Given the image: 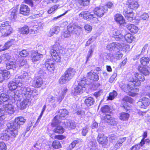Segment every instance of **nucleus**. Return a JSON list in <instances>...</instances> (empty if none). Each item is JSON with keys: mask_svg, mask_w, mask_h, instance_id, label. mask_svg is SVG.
<instances>
[{"mask_svg": "<svg viewBox=\"0 0 150 150\" xmlns=\"http://www.w3.org/2000/svg\"><path fill=\"white\" fill-rule=\"evenodd\" d=\"M33 93V91L29 87H21L20 91L17 90L16 92L12 91L10 93V96L13 99V102L16 100H18L21 97L23 96L24 94L27 98L31 97Z\"/></svg>", "mask_w": 150, "mask_h": 150, "instance_id": "f257e3e1", "label": "nucleus"}, {"mask_svg": "<svg viewBox=\"0 0 150 150\" xmlns=\"http://www.w3.org/2000/svg\"><path fill=\"white\" fill-rule=\"evenodd\" d=\"M13 124L10 122L7 124V128L3 132L0 137L1 139L7 140L10 137H15L18 134V129L15 128Z\"/></svg>", "mask_w": 150, "mask_h": 150, "instance_id": "f03ea898", "label": "nucleus"}, {"mask_svg": "<svg viewBox=\"0 0 150 150\" xmlns=\"http://www.w3.org/2000/svg\"><path fill=\"white\" fill-rule=\"evenodd\" d=\"M128 80L134 84L135 86H139L141 85V82L144 81L145 78L141 74L134 72L128 76Z\"/></svg>", "mask_w": 150, "mask_h": 150, "instance_id": "7ed1b4c3", "label": "nucleus"}, {"mask_svg": "<svg viewBox=\"0 0 150 150\" xmlns=\"http://www.w3.org/2000/svg\"><path fill=\"white\" fill-rule=\"evenodd\" d=\"M11 24L9 21L0 23V31L3 37L8 36L13 33V30Z\"/></svg>", "mask_w": 150, "mask_h": 150, "instance_id": "20e7f679", "label": "nucleus"}, {"mask_svg": "<svg viewBox=\"0 0 150 150\" xmlns=\"http://www.w3.org/2000/svg\"><path fill=\"white\" fill-rule=\"evenodd\" d=\"M135 86L132 82L128 84L122 83L120 85L121 88L125 92L128 93V94L131 96L134 97L136 95V93L133 92L134 91L137 92L139 90L137 88H134Z\"/></svg>", "mask_w": 150, "mask_h": 150, "instance_id": "39448f33", "label": "nucleus"}, {"mask_svg": "<svg viewBox=\"0 0 150 150\" xmlns=\"http://www.w3.org/2000/svg\"><path fill=\"white\" fill-rule=\"evenodd\" d=\"M26 63L25 60L21 57L20 60H18L16 62L14 61H9L6 64V68L8 70L10 69H15L16 68H19L23 66Z\"/></svg>", "mask_w": 150, "mask_h": 150, "instance_id": "423d86ee", "label": "nucleus"}, {"mask_svg": "<svg viewBox=\"0 0 150 150\" xmlns=\"http://www.w3.org/2000/svg\"><path fill=\"white\" fill-rule=\"evenodd\" d=\"M14 79L15 82H10L8 84V86L10 90H15L17 88L18 90L20 91L21 87L23 85V82L18 75L16 76Z\"/></svg>", "mask_w": 150, "mask_h": 150, "instance_id": "0eeeda50", "label": "nucleus"}, {"mask_svg": "<svg viewBox=\"0 0 150 150\" xmlns=\"http://www.w3.org/2000/svg\"><path fill=\"white\" fill-rule=\"evenodd\" d=\"M79 17L89 21L91 19H93V20L95 21V22L97 23V18L94 17L93 15V14H91L88 11H85L81 12L79 15Z\"/></svg>", "mask_w": 150, "mask_h": 150, "instance_id": "6e6552de", "label": "nucleus"}, {"mask_svg": "<svg viewBox=\"0 0 150 150\" xmlns=\"http://www.w3.org/2000/svg\"><path fill=\"white\" fill-rule=\"evenodd\" d=\"M55 45L54 46L53 48L50 50V53L54 60L56 62H60L61 59L59 50L58 48L55 47Z\"/></svg>", "mask_w": 150, "mask_h": 150, "instance_id": "1a4fd4ad", "label": "nucleus"}, {"mask_svg": "<svg viewBox=\"0 0 150 150\" xmlns=\"http://www.w3.org/2000/svg\"><path fill=\"white\" fill-rule=\"evenodd\" d=\"M108 11V8L106 6H100L94 8V13L98 17H102Z\"/></svg>", "mask_w": 150, "mask_h": 150, "instance_id": "9d476101", "label": "nucleus"}, {"mask_svg": "<svg viewBox=\"0 0 150 150\" xmlns=\"http://www.w3.org/2000/svg\"><path fill=\"white\" fill-rule=\"evenodd\" d=\"M127 102L132 103H133V100L132 98L127 96H126L124 98L122 104V106L123 107L125 110L128 111L130 109V106L128 105Z\"/></svg>", "mask_w": 150, "mask_h": 150, "instance_id": "9b49d317", "label": "nucleus"}, {"mask_svg": "<svg viewBox=\"0 0 150 150\" xmlns=\"http://www.w3.org/2000/svg\"><path fill=\"white\" fill-rule=\"evenodd\" d=\"M132 9L129 7L125 9L123 11V14L126 18L129 21H132L133 18V13Z\"/></svg>", "mask_w": 150, "mask_h": 150, "instance_id": "f8f14e48", "label": "nucleus"}, {"mask_svg": "<svg viewBox=\"0 0 150 150\" xmlns=\"http://www.w3.org/2000/svg\"><path fill=\"white\" fill-rule=\"evenodd\" d=\"M43 57V55L36 51L32 52L31 56L30 59L33 63H35L40 60Z\"/></svg>", "mask_w": 150, "mask_h": 150, "instance_id": "ddd939ff", "label": "nucleus"}, {"mask_svg": "<svg viewBox=\"0 0 150 150\" xmlns=\"http://www.w3.org/2000/svg\"><path fill=\"white\" fill-rule=\"evenodd\" d=\"M25 120L23 117H19L16 118L15 119V122H10V123H13L14 125V127L16 129H19L20 128V125H23L25 122Z\"/></svg>", "mask_w": 150, "mask_h": 150, "instance_id": "4468645a", "label": "nucleus"}, {"mask_svg": "<svg viewBox=\"0 0 150 150\" xmlns=\"http://www.w3.org/2000/svg\"><path fill=\"white\" fill-rule=\"evenodd\" d=\"M137 104L140 107L145 108L150 104V100L147 97H143L140 100Z\"/></svg>", "mask_w": 150, "mask_h": 150, "instance_id": "2eb2a0df", "label": "nucleus"}, {"mask_svg": "<svg viewBox=\"0 0 150 150\" xmlns=\"http://www.w3.org/2000/svg\"><path fill=\"white\" fill-rule=\"evenodd\" d=\"M97 140L99 144H101L104 147H105L107 144V137L105 136L104 134H99Z\"/></svg>", "mask_w": 150, "mask_h": 150, "instance_id": "dca6fc26", "label": "nucleus"}, {"mask_svg": "<svg viewBox=\"0 0 150 150\" xmlns=\"http://www.w3.org/2000/svg\"><path fill=\"white\" fill-rule=\"evenodd\" d=\"M67 29L71 34L72 33L77 34L79 31L81 30V28L80 26L74 24L72 25H70L67 26Z\"/></svg>", "mask_w": 150, "mask_h": 150, "instance_id": "f3484780", "label": "nucleus"}, {"mask_svg": "<svg viewBox=\"0 0 150 150\" xmlns=\"http://www.w3.org/2000/svg\"><path fill=\"white\" fill-rule=\"evenodd\" d=\"M2 109L4 110V112L11 114H13L16 110L13 105L9 104L4 105Z\"/></svg>", "mask_w": 150, "mask_h": 150, "instance_id": "a211bd4d", "label": "nucleus"}, {"mask_svg": "<svg viewBox=\"0 0 150 150\" xmlns=\"http://www.w3.org/2000/svg\"><path fill=\"white\" fill-rule=\"evenodd\" d=\"M54 64V61L51 59H47L45 61V66L50 71H53L55 69Z\"/></svg>", "mask_w": 150, "mask_h": 150, "instance_id": "6ab92c4d", "label": "nucleus"}, {"mask_svg": "<svg viewBox=\"0 0 150 150\" xmlns=\"http://www.w3.org/2000/svg\"><path fill=\"white\" fill-rule=\"evenodd\" d=\"M10 77V73L6 70L0 69V82L4 80H7Z\"/></svg>", "mask_w": 150, "mask_h": 150, "instance_id": "aec40b11", "label": "nucleus"}, {"mask_svg": "<svg viewBox=\"0 0 150 150\" xmlns=\"http://www.w3.org/2000/svg\"><path fill=\"white\" fill-rule=\"evenodd\" d=\"M76 71L74 69L70 68L65 71L64 74L70 80L74 76L76 73Z\"/></svg>", "mask_w": 150, "mask_h": 150, "instance_id": "412c9836", "label": "nucleus"}, {"mask_svg": "<svg viewBox=\"0 0 150 150\" xmlns=\"http://www.w3.org/2000/svg\"><path fill=\"white\" fill-rule=\"evenodd\" d=\"M30 9L26 5L22 4L21 5L20 13L24 16L28 15L29 14Z\"/></svg>", "mask_w": 150, "mask_h": 150, "instance_id": "4be33fe9", "label": "nucleus"}, {"mask_svg": "<svg viewBox=\"0 0 150 150\" xmlns=\"http://www.w3.org/2000/svg\"><path fill=\"white\" fill-rule=\"evenodd\" d=\"M85 90V87L78 86L74 90H72V94L74 96H77L82 93Z\"/></svg>", "mask_w": 150, "mask_h": 150, "instance_id": "5701e85b", "label": "nucleus"}, {"mask_svg": "<svg viewBox=\"0 0 150 150\" xmlns=\"http://www.w3.org/2000/svg\"><path fill=\"white\" fill-rule=\"evenodd\" d=\"M122 33V32L117 29H115L112 32L113 35L116 36V40L117 41H120L124 38Z\"/></svg>", "mask_w": 150, "mask_h": 150, "instance_id": "b1692460", "label": "nucleus"}, {"mask_svg": "<svg viewBox=\"0 0 150 150\" xmlns=\"http://www.w3.org/2000/svg\"><path fill=\"white\" fill-rule=\"evenodd\" d=\"M30 102L29 99L26 98L23 101L18 104L17 107L20 110H23L27 107Z\"/></svg>", "mask_w": 150, "mask_h": 150, "instance_id": "393cba45", "label": "nucleus"}, {"mask_svg": "<svg viewBox=\"0 0 150 150\" xmlns=\"http://www.w3.org/2000/svg\"><path fill=\"white\" fill-rule=\"evenodd\" d=\"M87 76L88 79L93 81H98L99 79L98 75L93 71H91L87 74Z\"/></svg>", "mask_w": 150, "mask_h": 150, "instance_id": "a878e982", "label": "nucleus"}, {"mask_svg": "<svg viewBox=\"0 0 150 150\" xmlns=\"http://www.w3.org/2000/svg\"><path fill=\"white\" fill-rule=\"evenodd\" d=\"M123 54L121 53L118 52L116 54L110 56V60L112 62H115L117 60L120 59L122 57Z\"/></svg>", "mask_w": 150, "mask_h": 150, "instance_id": "bb28decb", "label": "nucleus"}, {"mask_svg": "<svg viewBox=\"0 0 150 150\" xmlns=\"http://www.w3.org/2000/svg\"><path fill=\"white\" fill-rule=\"evenodd\" d=\"M32 83L34 86L40 87L43 84V81L42 78L38 77L33 81Z\"/></svg>", "mask_w": 150, "mask_h": 150, "instance_id": "cd10ccee", "label": "nucleus"}, {"mask_svg": "<svg viewBox=\"0 0 150 150\" xmlns=\"http://www.w3.org/2000/svg\"><path fill=\"white\" fill-rule=\"evenodd\" d=\"M139 71L145 76H148L150 73V68L138 67Z\"/></svg>", "mask_w": 150, "mask_h": 150, "instance_id": "c85d7f7f", "label": "nucleus"}, {"mask_svg": "<svg viewBox=\"0 0 150 150\" xmlns=\"http://www.w3.org/2000/svg\"><path fill=\"white\" fill-rule=\"evenodd\" d=\"M12 91H11L10 92L9 96L7 94L4 93H2L0 95V98L1 100H2L4 102H6L7 101L8 99H9L11 100L12 103H14L15 101L13 102V99L12 98V97L10 96V93Z\"/></svg>", "mask_w": 150, "mask_h": 150, "instance_id": "c756f323", "label": "nucleus"}, {"mask_svg": "<svg viewBox=\"0 0 150 150\" xmlns=\"http://www.w3.org/2000/svg\"><path fill=\"white\" fill-rule=\"evenodd\" d=\"M64 124L65 127L69 129H74L76 127L74 122L71 120L67 121L66 122H64Z\"/></svg>", "mask_w": 150, "mask_h": 150, "instance_id": "7c9ffc66", "label": "nucleus"}, {"mask_svg": "<svg viewBox=\"0 0 150 150\" xmlns=\"http://www.w3.org/2000/svg\"><path fill=\"white\" fill-rule=\"evenodd\" d=\"M115 21L120 25L125 23V20L123 17L120 14H117L115 16Z\"/></svg>", "mask_w": 150, "mask_h": 150, "instance_id": "2f4dec72", "label": "nucleus"}, {"mask_svg": "<svg viewBox=\"0 0 150 150\" xmlns=\"http://www.w3.org/2000/svg\"><path fill=\"white\" fill-rule=\"evenodd\" d=\"M60 30V27L59 26H55L52 27L50 30L49 33V36L51 37L53 36L54 34H57L59 32Z\"/></svg>", "mask_w": 150, "mask_h": 150, "instance_id": "473e14b6", "label": "nucleus"}, {"mask_svg": "<svg viewBox=\"0 0 150 150\" xmlns=\"http://www.w3.org/2000/svg\"><path fill=\"white\" fill-rule=\"evenodd\" d=\"M127 27L129 30L132 33H137L139 30L138 27L133 24H128Z\"/></svg>", "mask_w": 150, "mask_h": 150, "instance_id": "72a5a7b5", "label": "nucleus"}, {"mask_svg": "<svg viewBox=\"0 0 150 150\" xmlns=\"http://www.w3.org/2000/svg\"><path fill=\"white\" fill-rule=\"evenodd\" d=\"M68 111L65 109H60L59 110L57 115H58L61 119H63L68 115Z\"/></svg>", "mask_w": 150, "mask_h": 150, "instance_id": "f704fd0d", "label": "nucleus"}, {"mask_svg": "<svg viewBox=\"0 0 150 150\" xmlns=\"http://www.w3.org/2000/svg\"><path fill=\"white\" fill-rule=\"evenodd\" d=\"M85 103L88 107H89L93 105L94 103V99L93 97H86L85 100Z\"/></svg>", "mask_w": 150, "mask_h": 150, "instance_id": "c9c22d12", "label": "nucleus"}, {"mask_svg": "<svg viewBox=\"0 0 150 150\" xmlns=\"http://www.w3.org/2000/svg\"><path fill=\"white\" fill-rule=\"evenodd\" d=\"M119 115L120 119L123 121L127 120L130 116L129 114L124 112H122L120 113Z\"/></svg>", "mask_w": 150, "mask_h": 150, "instance_id": "e433bc0d", "label": "nucleus"}, {"mask_svg": "<svg viewBox=\"0 0 150 150\" xmlns=\"http://www.w3.org/2000/svg\"><path fill=\"white\" fill-rule=\"evenodd\" d=\"M126 139V138L124 137L118 139L116 144L114 146L115 148L116 149L119 148L121 146L122 143Z\"/></svg>", "mask_w": 150, "mask_h": 150, "instance_id": "4c0bfd02", "label": "nucleus"}, {"mask_svg": "<svg viewBox=\"0 0 150 150\" xmlns=\"http://www.w3.org/2000/svg\"><path fill=\"white\" fill-rule=\"evenodd\" d=\"M67 91V88H65L62 91V92L60 94H59L58 98H57V101L60 103L62 101L64 97V95L66 93V92Z\"/></svg>", "mask_w": 150, "mask_h": 150, "instance_id": "58836bf2", "label": "nucleus"}, {"mask_svg": "<svg viewBox=\"0 0 150 150\" xmlns=\"http://www.w3.org/2000/svg\"><path fill=\"white\" fill-rule=\"evenodd\" d=\"M20 33L23 35H27L29 33V29L27 26L25 25L20 28Z\"/></svg>", "mask_w": 150, "mask_h": 150, "instance_id": "ea45409f", "label": "nucleus"}, {"mask_svg": "<svg viewBox=\"0 0 150 150\" xmlns=\"http://www.w3.org/2000/svg\"><path fill=\"white\" fill-rule=\"evenodd\" d=\"M86 79L85 78H83L81 79L80 81L78 82V86H83L85 87L87 85H89L90 84V82L86 81Z\"/></svg>", "mask_w": 150, "mask_h": 150, "instance_id": "a19ab883", "label": "nucleus"}, {"mask_svg": "<svg viewBox=\"0 0 150 150\" xmlns=\"http://www.w3.org/2000/svg\"><path fill=\"white\" fill-rule=\"evenodd\" d=\"M90 0H77L78 4L81 6H88L90 3Z\"/></svg>", "mask_w": 150, "mask_h": 150, "instance_id": "79ce46f5", "label": "nucleus"}, {"mask_svg": "<svg viewBox=\"0 0 150 150\" xmlns=\"http://www.w3.org/2000/svg\"><path fill=\"white\" fill-rule=\"evenodd\" d=\"M60 118L59 117L58 115L55 116L53 119L51 125L52 127L55 126L57 125L60 122Z\"/></svg>", "mask_w": 150, "mask_h": 150, "instance_id": "37998d69", "label": "nucleus"}, {"mask_svg": "<svg viewBox=\"0 0 150 150\" xmlns=\"http://www.w3.org/2000/svg\"><path fill=\"white\" fill-rule=\"evenodd\" d=\"M64 129L61 126H58L56 127L53 130L54 132L59 133L62 134L64 132Z\"/></svg>", "mask_w": 150, "mask_h": 150, "instance_id": "c03bdc74", "label": "nucleus"}, {"mask_svg": "<svg viewBox=\"0 0 150 150\" xmlns=\"http://www.w3.org/2000/svg\"><path fill=\"white\" fill-rule=\"evenodd\" d=\"M124 38L125 40L128 42L131 43L134 39V37L130 33L126 34Z\"/></svg>", "mask_w": 150, "mask_h": 150, "instance_id": "a18cd8bd", "label": "nucleus"}, {"mask_svg": "<svg viewBox=\"0 0 150 150\" xmlns=\"http://www.w3.org/2000/svg\"><path fill=\"white\" fill-rule=\"evenodd\" d=\"M69 80V79L67 77V76L64 74L60 78L59 82L60 83L63 84L65 83Z\"/></svg>", "mask_w": 150, "mask_h": 150, "instance_id": "49530a36", "label": "nucleus"}, {"mask_svg": "<svg viewBox=\"0 0 150 150\" xmlns=\"http://www.w3.org/2000/svg\"><path fill=\"white\" fill-rule=\"evenodd\" d=\"M129 7L132 9H137L139 5L138 3L135 1H132L129 3Z\"/></svg>", "mask_w": 150, "mask_h": 150, "instance_id": "de8ad7c7", "label": "nucleus"}, {"mask_svg": "<svg viewBox=\"0 0 150 150\" xmlns=\"http://www.w3.org/2000/svg\"><path fill=\"white\" fill-rule=\"evenodd\" d=\"M149 61V58L147 57H143L140 59L141 64L144 66L148 64Z\"/></svg>", "mask_w": 150, "mask_h": 150, "instance_id": "09e8293b", "label": "nucleus"}, {"mask_svg": "<svg viewBox=\"0 0 150 150\" xmlns=\"http://www.w3.org/2000/svg\"><path fill=\"white\" fill-rule=\"evenodd\" d=\"M14 41L13 40H11L10 41H8L5 43L4 46L3 47V48L1 49L2 50H7L9 48V47L12 45L13 44V42Z\"/></svg>", "mask_w": 150, "mask_h": 150, "instance_id": "8fccbe9b", "label": "nucleus"}, {"mask_svg": "<svg viewBox=\"0 0 150 150\" xmlns=\"http://www.w3.org/2000/svg\"><path fill=\"white\" fill-rule=\"evenodd\" d=\"M117 93L115 91H113L112 92L110 93L108 97V99L110 100H112L116 97Z\"/></svg>", "mask_w": 150, "mask_h": 150, "instance_id": "3c124183", "label": "nucleus"}, {"mask_svg": "<svg viewBox=\"0 0 150 150\" xmlns=\"http://www.w3.org/2000/svg\"><path fill=\"white\" fill-rule=\"evenodd\" d=\"M101 110L103 113L109 112H110V108L107 105H105L101 108Z\"/></svg>", "mask_w": 150, "mask_h": 150, "instance_id": "603ef678", "label": "nucleus"}, {"mask_svg": "<svg viewBox=\"0 0 150 150\" xmlns=\"http://www.w3.org/2000/svg\"><path fill=\"white\" fill-rule=\"evenodd\" d=\"M58 98V97H57V100H55V98L54 97L52 96H49L47 98V100L50 103H53L55 102L56 103H59L57 101V98Z\"/></svg>", "mask_w": 150, "mask_h": 150, "instance_id": "864d4df0", "label": "nucleus"}, {"mask_svg": "<svg viewBox=\"0 0 150 150\" xmlns=\"http://www.w3.org/2000/svg\"><path fill=\"white\" fill-rule=\"evenodd\" d=\"M52 145L55 149H58L61 147V144L58 141H55L53 142Z\"/></svg>", "mask_w": 150, "mask_h": 150, "instance_id": "5fc2aeb1", "label": "nucleus"}, {"mask_svg": "<svg viewBox=\"0 0 150 150\" xmlns=\"http://www.w3.org/2000/svg\"><path fill=\"white\" fill-rule=\"evenodd\" d=\"M115 50H117V51H122V44H121L120 43L115 42Z\"/></svg>", "mask_w": 150, "mask_h": 150, "instance_id": "6e6d98bb", "label": "nucleus"}, {"mask_svg": "<svg viewBox=\"0 0 150 150\" xmlns=\"http://www.w3.org/2000/svg\"><path fill=\"white\" fill-rule=\"evenodd\" d=\"M106 48L108 50H112L115 49V43L112 42L107 45Z\"/></svg>", "mask_w": 150, "mask_h": 150, "instance_id": "4d7b16f0", "label": "nucleus"}, {"mask_svg": "<svg viewBox=\"0 0 150 150\" xmlns=\"http://www.w3.org/2000/svg\"><path fill=\"white\" fill-rule=\"evenodd\" d=\"M21 74H22L21 76L20 75L19 76L22 79H26L28 78L29 76L27 72L25 71H22Z\"/></svg>", "mask_w": 150, "mask_h": 150, "instance_id": "13d9d810", "label": "nucleus"}, {"mask_svg": "<svg viewBox=\"0 0 150 150\" xmlns=\"http://www.w3.org/2000/svg\"><path fill=\"white\" fill-rule=\"evenodd\" d=\"M149 17V14L146 13H144L141 15L140 18L144 20L147 21L148 20Z\"/></svg>", "mask_w": 150, "mask_h": 150, "instance_id": "bf43d9fd", "label": "nucleus"}, {"mask_svg": "<svg viewBox=\"0 0 150 150\" xmlns=\"http://www.w3.org/2000/svg\"><path fill=\"white\" fill-rule=\"evenodd\" d=\"M93 50L94 49L92 48H91L89 50L86 57V62L88 61L89 59L92 56L93 53Z\"/></svg>", "mask_w": 150, "mask_h": 150, "instance_id": "052dcab7", "label": "nucleus"}, {"mask_svg": "<svg viewBox=\"0 0 150 150\" xmlns=\"http://www.w3.org/2000/svg\"><path fill=\"white\" fill-rule=\"evenodd\" d=\"M112 118L110 115L106 114L104 117V120L105 121L109 123V122H110V120L112 119Z\"/></svg>", "mask_w": 150, "mask_h": 150, "instance_id": "680f3d73", "label": "nucleus"}, {"mask_svg": "<svg viewBox=\"0 0 150 150\" xmlns=\"http://www.w3.org/2000/svg\"><path fill=\"white\" fill-rule=\"evenodd\" d=\"M16 9H13L11 11L10 14V19H15L16 17Z\"/></svg>", "mask_w": 150, "mask_h": 150, "instance_id": "e2e57ef3", "label": "nucleus"}, {"mask_svg": "<svg viewBox=\"0 0 150 150\" xmlns=\"http://www.w3.org/2000/svg\"><path fill=\"white\" fill-rule=\"evenodd\" d=\"M71 34L67 29L62 34V35L64 38H68L71 35Z\"/></svg>", "mask_w": 150, "mask_h": 150, "instance_id": "0e129e2a", "label": "nucleus"}, {"mask_svg": "<svg viewBox=\"0 0 150 150\" xmlns=\"http://www.w3.org/2000/svg\"><path fill=\"white\" fill-rule=\"evenodd\" d=\"M89 130V127L88 126H86L84 127L82 131V134L83 136H85L88 133Z\"/></svg>", "mask_w": 150, "mask_h": 150, "instance_id": "69168bd1", "label": "nucleus"}, {"mask_svg": "<svg viewBox=\"0 0 150 150\" xmlns=\"http://www.w3.org/2000/svg\"><path fill=\"white\" fill-rule=\"evenodd\" d=\"M58 8V6L55 5L52 6L50 9L47 12L49 14H50L52 13L53 11L57 10Z\"/></svg>", "mask_w": 150, "mask_h": 150, "instance_id": "338daca9", "label": "nucleus"}, {"mask_svg": "<svg viewBox=\"0 0 150 150\" xmlns=\"http://www.w3.org/2000/svg\"><path fill=\"white\" fill-rule=\"evenodd\" d=\"M141 147V146L139 143L132 146L130 149V150H138Z\"/></svg>", "mask_w": 150, "mask_h": 150, "instance_id": "774afa93", "label": "nucleus"}]
</instances>
